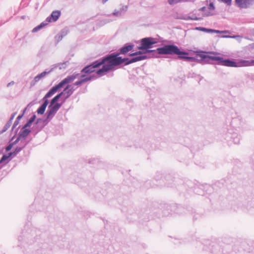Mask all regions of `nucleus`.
<instances>
[{
    "mask_svg": "<svg viewBox=\"0 0 254 254\" xmlns=\"http://www.w3.org/2000/svg\"><path fill=\"white\" fill-rule=\"evenodd\" d=\"M28 142L25 143V144L22 146H17L14 150L13 151L16 155L23 149L27 144Z\"/></svg>",
    "mask_w": 254,
    "mask_h": 254,
    "instance_id": "obj_28",
    "label": "nucleus"
},
{
    "mask_svg": "<svg viewBox=\"0 0 254 254\" xmlns=\"http://www.w3.org/2000/svg\"><path fill=\"white\" fill-rule=\"evenodd\" d=\"M63 63H65V65H59L57 67H59L60 69H62V68H64L65 69L66 67V63L67 62H64Z\"/></svg>",
    "mask_w": 254,
    "mask_h": 254,
    "instance_id": "obj_43",
    "label": "nucleus"
},
{
    "mask_svg": "<svg viewBox=\"0 0 254 254\" xmlns=\"http://www.w3.org/2000/svg\"><path fill=\"white\" fill-rule=\"evenodd\" d=\"M119 55L120 53L114 52L98 59L100 66L102 65L103 66L101 68L97 71L96 73L103 75L104 72L116 70V66L120 65L121 57Z\"/></svg>",
    "mask_w": 254,
    "mask_h": 254,
    "instance_id": "obj_2",
    "label": "nucleus"
},
{
    "mask_svg": "<svg viewBox=\"0 0 254 254\" xmlns=\"http://www.w3.org/2000/svg\"><path fill=\"white\" fill-rule=\"evenodd\" d=\"M61 15L60 10H54L51 14L50 16H48L46 21L47 22H55L58 20Z\"/></svg>",
    "mask_w": 254,
    "mask_h": 254,
    "instance_id": "obj_11",
    "label": "nucleus"
},
{
    "mask_svg": "<svg viewBox=\"0 0 254 254\" xmlns=\"http://www.w3.org/2000/svg\"><path fill=\"white\" fill-rule=\"evenodd\" d=\"M16 112H15V113H13V114H12L11 115L10 119H9V120L8 121L10 122V123H12V121H13L15 116L16 115Z\"/></svg>",
    "mask_w": 254,
    "mask_h": 254,
    "instance_id": "obj_38",
    "label": "nucleus"
},
{
    "mask_svg": "<svg viewBox=\"0 0 254 254\" xmlns=\"http://www.w3.org/2000/svg\"><path fill=\"white\" fill-rule=\"evenodd\" d=\"M252 79H254V74L252 75Z\"/></svg>",
    "mask_w": 254,
    "mask_h": 254,
    "instance_id": "obj_56",
    "label": "nucleus"
},
{
    "mask_svg": "<svg viewBox=\"0 0 254 254\" xmlns=\"http://www.w3.org/2000/svg\"><path fill=\"white\" fill-rule=\"evenodd\" d=\"M127 7L126 6V7L125 10H127Z\"/></svg>",
    "mask_w": 254,
    "mask_h": 254,
    "instance_id": "obj_59",
    "label": "nucleus"
},
{
    "mask_svg": "<svg viewBox=\"0 0 254 254\" xmlns=\"http://www.w3.org/2000/svg\"><path fill=\"white\" fill-rule=\"evenodd\" d=\"M36 118V115L34 114L30 119L28 120V121L24 125L25 127H30L32 124L34 122Z\"/></svg>",
    "mask_w": 254,
    "mask_h": 254,
    "instance_id": "obj_25",
    "label": "nucleus"
},
{
    "mask_svg": "<svg viewBox=\"0 0 254 254\" xmlns=\"http://www.w3.org/2000/svg\"><path fill=\"white\" fill-rule=\"evenodd\" d=\"M220 37H222V38H230V37H232L231 36H226V35H221Z\"/></svg>",
    "mask_w": 254,
    "mask_h": 254,
    "instance_id": "obj_52",
    "label": "nucleus"
},
{
    "mask_svg": "<svg viewBox=\"0 0 254 254\" xmlns=\"http://www.w3.org/2000/svg\"><path fill=\"white\" fill-rule=\"evenodd\" d=\"M21 138H22L21 137H19V135L18 134V136H17V138L15 139V140H14L12 143H13L14 145L16 144H17L20 140Z\"/></svg>",
    "mask_w": 254,
    "mask_h": 254,
    "instance_id": "obj_40",
    "label": "nucleus"
},
{
    "mask_svg": "<svg viewBox=\"0 0 254 254\" xmlns=\"http://www.w3.org/2000/svg\"><path fill=\"white\" fill-rule=\"evenodd\" d=\"M11 124L12 123H10V122L7 121L6 124L3 127L1 131H0V134L5 132L11 126Z\"/></svg>",
    "mask_w": 254,
    "mask_h": 254,
    "instance_id": "obj_26",
    "label": "nucleus"
},
{
    "mask_svg": "<svg viewBox=\"0 0 254 254\" xmlns=\"http://www.w3.org/2000/svg\"><path fill=\"white\" fill-rule=\"evenodd\" d=\"M134 45L132 44H126L123 47L119 50V52L118 53H120L122 55H126L128 52L133 51Z\"/></svg>",
    "mask_w": 254,
    "mask_h": 254,
    "instance_id": "obj_12",
    "label": "nucleus"
},
{
    "mask_svg": "<svg viewBox=\"0 0 254 254\" xmlns=\"http://www.w3.org/2000/svg\"><path fill=\"white\" fill-rule=\"evenodd\" d=\"M241 247L244 251L254 254V246L253 247V249H251L250 248L249 244L245 241L241 243Z\"/></svg>",
    "mask_w": 254,
    "mask_h": 254,
    "instance_id": "obj_18",
    "label": "nucleus"
},
{
    "mask_svg": "<svg viewBox=\"0 0 254 254\" xmlns=\"http://www.w3.org/2000/svg\"><path fill=\"white\" fill-rule=\"evenodd\" d=\"M65 65V63H58L56 64H55L53 65V67H52L49 71L45 70L41 73L38 74L37 76H36L34 77L35 79V82H38L40 79H41L42 78L44 77L46 75L50 73L51 72H52L54 69L57 68V67L60 65Z\"/></svg>",
    "mask_w": 254,
    "mask_h": 254,
    "instance_id": "obj_10",
    "label": "nucleus"
},
{
    "mask_svg": "<svg viewBox=\"0 0 254 254\" xmlns=\"http://www.w3.org/2000/svg\"><path fill=\"white\" fill-rule=\"evenodd\" d=\"M60 98H62V94L61 93L58 94L56 96H55L51 101L50 103L52 104H55L56 102L60 99Z\"/></svg>",
    "mask_w": 254,
    "mask_h": 254,
    "instance_id": "obj_27",
    "label": "nucleus"
},
{
    "mask_svg": "<svg viewBox=\"0 0 254 254\" xmlns=\"http://www.w3.org/2000/svg\"><path fill=\"white\" fill-rule=\"evenodd\" d=\"M18 128H17L16 129V131H15V134L17 133V131H18Z\"/></svg>",
    "mask_w": 254,
    "mask_h": 254,
    "instance_id": "obj_57",
    "label": "nucleus"
},
{
    "mask_svg": "<svg viewBox=\"0 0 254 254\" xmlns=\"http://www.w3.org/2000/svg\"><path fill=\"white\" fill-rule=\"evenodd\" d=\"M100 66L98 60L93 62L91 64L85 66L81 70V73H79V78L85 77L86 76L94 72L95 68Z\"/></svg>",
    "mask_w": 254,
    "mask_h": 254,
    "instance_id": "obj_6",
    "label": "nucleus"
},
{
    "mask_svg": "<svg viewBox=\"0 0 254 254\" xmlns=\"http://www.w3.org/2000/svg\"><path fill=\"white\" fill-rule=\"evenodd\" d=\"M222 1L225 2L228 5L231 4L232 0H221Z\"/></svg>",
    "mask_w": 254,
    "mask_h": 254,
    "instance_id": "obj_44",
    "label": "nucleus"
},
{
    "mask_svg": "<svg viewBox=\"0 0 254 254\" xmlns=\"http://www.w3.org/2000/svg\"><path fill=\"white\" fill-rule=\"evenodd\" d=\"M47 24H48V23L43 22L41 23H40L39 25H38L36 27H35V28H34L32 29V32L33 33L37 32L38 31H39L40 29H41L42 28L45 27L46 25H47Z\"/></svg>",
    "mask_w": 254,
    "mask_h": 254,
    "instance_id": "obj_22",
    "label": "nucleus"
},
{
    "mask_svg": "<svg viewBox=\"0 0 254 254\" xmlns=\"http://www.w3.org/2000/svg\"><path fill=\"white\" fill-rule=\"evenodd\" d=\"M31 130L27 128V127L24 126L20 129L18 135L19 137H21L22 139H25L28 135L31 132Z\"/></svg>",
    "mask_w": 254,
    "mask_h": 254,
    "instance_id": "obj_15",
    "label": "nucleus"
},
{
    "mask_svg": "<svg viewBox=\"0 0 254 254\" xmlns=\"http://www.w3.org/2000/svg\"><path fill=\"white\" fill-rule=\"evenodd\" d=\"M113 14L114 16H120L122 15V11L121 10H120V11H116V10H115L113 13Z\"/></svg>",
    "mask_w": 254,
    "mask_h": 254,
    "instance_id": "obj_37",
    "label": "nucleus"
},
{
    "mask_svg": "<svg viewBox=\"0 0 254 254\" xmlns=\"http://www.w3.org/2000/svg\"><path fill=\"white\" fill-rule=\"evenodd\" d=\"M171 46V44L165 45L164 46L160 48H158L156 50H149V51H155L154 53H147L149 54V58H158L159 55H170V53H169L168 47Z\"/></svg>",
    "mask_w": 254,
    "mask_h": 254,
    "instance_id": "obj_7",
    "label": "nucleus"
},
{
    "mask_svg": "<svg viewBox=\"0 0 254 254\" xmlns=\"http://www.w3.org/2000/svg\"><path fill=\"white\" fill-rule=\"evenodd\" d=\"M168 52L170 55H178V58L182 59L184 61L189 62H196L202 64H211V61L217 62V64L220 65H226V59L220 57L222 54L220 53L214 51L206 52L201 51L196 52L197 54L195 57L188 56L189 53L186 51H181L178 46L174 44H171L168 47Z\"/></svg>",
    "mask_w": 254,
    "mask_h": 254,
    "instance_id": "obj_1",
    "label": "nucleus"
},
{
    "mask_svg": "<svg viewBox=\"0 0 254 254\" xmlns=\"http://www.w3.org/2000/svg\"><path fill=\"white\" fill-rule=\"evenodd\" d=\"M19 121L15 120L12 127V130L19 124Z\"/></svg>",
    "mask_w": 254,
    "mask_h": 254,
    "instance_id": "obj_39",
    "label": "nucleus"
},
{
    "mask_svg": "<svg viewBox=\"0 0 254 254\" xmlns=\"http://www.w3.org/2000/svg\"><path fill=\"white\" fill-rule=\"evenodd\" d=\"M96 78V76L95 75H89V76H86L85 77L82 78H78L80 79V81H81L82 84L87 82L88 81H90L93 79H95Z\"/></svg>",
    "mask_w": 254,
    "mask_h": 254,
    "instance_id": "obj_23",
    "label": "nucleus"
},
{
    "mask_svg": "<svg viewBox=\"0 0 254 254\" xmlns=\"http://www.w3.org/2000/svg\"><path fill=\"white\" fill-rule=\"evenodd\" d=\"M131 57L133 63L146 60L148 58V56L146 55H140V56H129Z\"/></svg>",
    "mask_w": 254,
    "mask_h": 254,
    "instance_id": "obj_19",
    "label": "nucleus"
},
{
    "mask_svg": "<svg viewBox=\"0 0 254 254\" xmlns=\"http://www.w3.org/2000/svg\"><path fill=\"white\" fill-rule=\"evenodd\" d=\"M235 3L239 8L247 9L254 4V0H235Z\"/></svg>",
    "mask_w": 254,
    "mask_h": 254,
    "instance_id": "obj_9",
    "label": "nucleus"
},
{
    "mask_svg": "<svg viewBox=\"0 0 254 254\" xmlns=\"http://www.w3.org/2000/svg\"><path fill=\"white\" fill-rule=\"evenodd\" d=\"M70 86H66L64 90L61 92L62 94V99H63L64 102L67 98H68L72 94L68 90V88Z\"/></svg>",
    "mask_w": 254,
    "mask_h": 254,
    "instance_id": "obj_17",
    "label": "nucleus"
},
{
    "mask_svg": "<svg viewBox=\"0 0 254 254\" xmlns=\"http://www.w3.org/2000/svg\"><path fill=\"white\" fill-rule=\"evenodd\" d=\"M63 37L64 36L62 35H61L60 33H59L57 35H56L55 38V40L57 41V42H59L62 40Z\"/></svg>",
    "mask_w": 254,
    "mask_h": 254,
    "instance_id": "obj_31",
    "label": "nucleus"
},
{
    "mask_svg": "<svg viewBox=\"0 0 254 254\" xmlns=\"http://www.w3.org/2000/svg\"><path fill=\"white\" fill-rule=\"evenodd\" d=\"M47 117L45 119H43L42 124L39 127V128H38L36 131V132L39 131L41 130L46 125L48 124V123L49 122L50 120H51L52 118H48V114L46 113Z\"/></svg>",
    "mask_w": 254,
    "mask_h": 254,
    "instance_id": "obj_21",
    "label": "nucleus"
},
{
    "mask_svg": "<svg viewBox=\"0 0 254 254\" xmlns=\"http://www.w3.org/2000/svg\"><path fill=\"white\" fill-rule=\"evenodd\" d=\"M82 84L81 81H80V79H79V80L76 81L74 83V85L79 86Z\"/></svg>",
    "mask_w": 254,
    "mask_h": 254,
    "instance_id": "obj_45",
    "label": "nucleus"
},
{
    "mask_svg": "<svg viewBox=\"0 0 254 254\" xmlns=\"http://www.w3.org/2000/svg\"><path fill=\"white\" fill-rule=\"evenodd\" d=\"M132 63H133V61H132V58H122L121 57V60L120 61V65L124 64V65H127L130 64Z\"/></svg>",
    "mask_w": 254,
    "mask_h": 254,
    "instance_id": "obj_20",
    "label": "nucleus"
},
{
    "mask_svg": "<svg viewBox=\"0 0 254 254\" xmlns=\"http://www.w3.org/2000/svg\"><path fill=\"white\" fill-rule=\"evenodd\" d=\"M54 105L56 107L57 110H59L60 109V108H61V107L62 106V103L56 102V103H55Z\"/></svg>",
    "mask_w": 254,
    "mask_h": 254,
    "instance_id": "obj_42",
    "label": "nucleus"
},
{
    "mask_svg": "<svg viewBox=\"0 0 254 254\" xmlns=\"http://www.w3.org/2000/svg\"><path fill=\"white\" fill-rule=\"evenodd\" d=\"M55 94L53 91L51 89H50L45 95V96L43 98L42 100L43 101V103L41 105V106L37 110V113L38 114L43 115L46 109L47 106L48 105L49 101L48 98L51 97L53 95Z\"/></svg>",
    "mask_w": 254,
    "mask_h": 254,
    "instance_id": "obj_8",
    "label": "nucleus"
},
{
    "mask_svg": "<svg viewBox=\"0 0 254 254\" xmlns=\"http://www.w3.org/2000/svg\"><path fill=\"white\" fill-rule=\"evenodd\" d=\"M7 155L9 157V159L5 162V163H4V165H5L7 163H8L9 161H10L13 158H14V157H15L16 156V154L15 153V152L14 151L8 153Z\"/></svg>",
    "mask_w": 254,
    "mask_h": 254,
    "instance_id": "obj_30",
    "label": "nucleus"
},
{
    "mask_svg": "<svg viewBox=\"0 0 254 254\" xmlns=\"http://www.w3.org/2000/svg\"><path fill=\"white\" fill-rule=\"evenodd\" d=\"M205 10H206V7L205 6H203V7H202L200 8L199 9V10L201 11H204Z\"/></svg>",
    "mask_w": 254,
    "mask_h": 254,
    "instance_id": "obj_49",
    "label": "nucleus"
},
{
    "mask_svg": "<svg viewBox=\"0 0 254 254\" xmlns=\"http://www.w3.org/2000/svg\"><path fill=\"white\" fill-rule=\"evenodd\" d=\"M23 115H19L16 119V120L20 121L23 117Z\"/></svg>",
    "mask_w": 254,
    "mask_h": 254,
    "instance_id": "obj_48",
    "label": "nucleus"
},
{
    "mask_svg": "<svg viewBox=\"0 0 254 254\" xmlns=\"http://www.w3.org/2000/svg\"><path fill=\"white\" fill-rule=\"evenodd\" d=\"M196 29L201 31L203 32H207V33H229L228 31L224 30V31H219L217 30L209 29L204 27H198L196 28Z\"/></svg>",
    "mask_w": 254,
    "mask_h": 254,
    "instance_id": "obj_13",
    "label": "nucleus"
},
{
    "mask_svg": "<svg viewBox=\"0 0 254 254\" xmlns=\"http://www.w3.org/2000/svg\"><path fill=\"white\" fill-rule=\"evenodd\" d=\"M213 15V13L211 12H208L207 13L204 14V16H211V15Z\"/></svg>",
    "mask_w": 254,
    "mask_h": 254,
    "instance_id": "obj_46",
    "label": "nucleus"
},
{
    "mask_svg": "<svg viewBox=\"0 0 254 254\" xmlns=\"http://www.w3.org/2000/svg\"><path fill=\"white\" fill-rule=\"evenodd\" d=\"M14 82L13 81H12L10 82H9L7 84V87H8L11 85H14Z\"/></svg>",
    "mask_w": 254,
    "mask_h": 254,
    "instance_id": "obj_47",
    "label": "nucleus"
},
{
    "mask_svg": "<svg viewBox=\"0 0 254 254\" xmlns=\"http://www.w3.org/2000/svg\"><path fill=\"white\" fill-rule=\"evenodd\" d=\"M234 250L235 251H236L237 250V246H235V247H234Z\"/></svg>",
    "mask_w": 254,
    "mask_h": 254,
    "instance_id": "obj_58",
    "label": "nucleus"
},
{
    "mask_svg": "<svg viewBox=\"0 0 254 254\" xmlns=\"http://www.w3.org/2000/svg\"><path fill=\"white\" fill-rule=\"evenodd\" d=\"M233 142H234L235 144H238L240 143V138L238 135H236V136H234L233 137Z\"/></svg>",
    "mask_w": 254,
    "mask_h": 254,
    "instance_id": "obj_33",
    "label": "nucleus"
},
{
    "mask_svg": "<svg viewBox=\"0 0 254 254\" xmlns=\"http://www.w3.org/2000/svg\"><path fill=\"white\" fill-rule=\"evenodd\" d=\"M43 119H41V118H38V119L36 120V122L35 123V124H36V125H38V127H39H39H40V126H41V125H40L41 123H43Z\"/></svg>",
    "mask_w": 254,
    "mask_h": 254,
    "instance_id": "obj_36",
    "label": "nucleus"
},
{
    "mask_svg": "<svg viewBox=\"0 0 254 254\" xmlns=\"http://www.w3.org/2000/svg\"><path fill=\"white\" fill-rule=\"evenodd\" d=\"M34 104L33 102H30V103H29V104L27 105V107H26V108H29V107L30 108V107H31L32 106H33Z\"/></svg>",
    "mask_w": 254,
    "mask_h": 254,
    "instance_id": "obj_50",
    "label": "nucleus"
},
{
    "mask_svg": "<svg viewBox=\"0 0 254 254\" xmlns=\"http://www.w3.org/2000/svg\"><path fill=\"white\" fill-rule=\"evenodd\" d=\"M225 66L232 67H243L254 66V57H249L245 59H238L236 61L226 59Z\"/></svg>",
    "mask_w": 254,
    "mask_h": 254,
    "instance_id": "obj_3",
    "label": "nucleus"
},
{
    "mask_svg": "<svg viewBox=\"0 0 254 254\" xmlns=\"http://www.w3.org/2000/svg\"><path fill=\"white\" fill-rule=\"evenodd\" d=\"M15 136H16V134H14V135L11 138V139L10 140V142H11L14 139Z\"/></svg>",
    "mask_w": 254,
    "mask_h": 254,
    "instance_id": "obj_55",
    "label": "nucleus"
},
{
    "mask_svg": "<svg viewBox=\"0 0 254 254\" xmlns=\"http://www.w3.org/2000/svg\"><path fill=\"white\" fill-rule=\"evenodd\" d=\"M37 82H35V79H34L33 81H32L31 82V84H30V85H31V87H32L33 86L35 83H36Z\"/></svg>",
    "mask_w": 254,
    "mask_h": 254,
    "instance_id": "obj_51",
    "label": "nucleus"
},
{
    "mask_svg": "<svg viewBox=\"0 0 254 254\" xmlns=\"http://www.w3.org/2000/svg\"><path fill=\"white\" fill-rule=\"evenodd\" d=\"M171 177L170 176L168 177V178H171Z\"/></svg>",
    "mask_w": 254,
    "mask_h": 254,
    "instance_id": "obj_60",
    "label": "nucleus"
},
{
    "mask_svg": "<svg viewBox=\"0 0 254 254\" xmlns=\"http://www.w3.org/2000/svg\"><path fill=\"white\" fill-rule=\"evenodd\" d=\"M58 111L54 104H52L50 103V105L48 106V110L46 113L48 114V118H53Z\"/></svg>",
    "mask_w": 254,
    "mask_h": 254,
    "instance_id": "obj_14",
    "label": "nucleus"
},
{
    "mask_svg": "<svg viewBox=\"0 0 254 254\" xmlns=\"http://www.w3.org/2000/svg\"><path fill=\"white\" fill-rule=\"evenodd\" d=\"M13 146H14V144L9 141V144L5 147V151L6 152L9 151L11 149V148H12V147Z\"/></svg>",
    "mask_w": 254,
    "mask_h": 254,
    "instance_id": "obj_32",
    "label": "nucleus"
},
{
    "mask_svg": "<svg viewBox=\"0 0 254 254\" xmlns=\"http://www.w3.org/2000/svg\"><path fill=\"white\" fill-rule=\"evenodd\" d=\"M140 45L137 47L138 50H146L148 53H154L155 51H149L153 48V45L157 44L158 41L156 38L153 37H146L140 40Z\"/></svg>",
    "mask_w": 254,
    "mask_h": 254,
    "instance_id": "obj_4",
    "label": "nucleus"
},
{
    "mask_svg": "<svg viewBox=\"0 0 254 254\" xmlns=\"http://www.w3.org/2000/svg\"><path fill=\"white\" fill-rule=\"evenodd\" d=\"M208 8L210 10H214L215 9V6H214L213 3H212V2L210 3V4H209V5L208 6Z\"/></svg>",
    "mask_w": 254,
    "mask_h": 254,
    "instance_id": "obj_41",
    "label": "nucleus"
},
{
    "mask_svg": "<svg viewBox=\"0 0 254 254\" xmlns=\"http://www.w3.org/2000/svg\"><path fill=\"white\" fill-rule=\"evenodd\" d=\"M68 32L69 31L67 29H64L61 31L60 33L64 37L68 34Z\"/></svg>",
    "mask_w": 254,
    "mask_h": 254,
    "instance_id": "obj_35",
    "label": "nucleus"
},
{
    "mask_svg": "<svg viewBox=\"0 0 254 254\" xmlns=\"http://www.w3.org/2000/svg\"><path fill=\"white\" fill-rule=\"evenodd\" d=\"M66 86H70L68 88V90L70 92V93L72 94L73 93L74 91L75 90V88H74V87L73 86H72V85H70V84H67Z\"/></svg>",
    "mask_w": 254,
    "mask_h": 254,
    "instance_id": "obj_34",
    "label": "nucleus"
},
{
    "mask_svg": "<svg viewBox=\"0 0 254 254\" xmlns=\"http://www.w3.org/2000/svg\"><path fill=\"white\" fill-rule=\"evenodd\" d=\"M148 52H146V50H139L138 51H136L134 53H132L129 54V56H140V55H145V54H147Z\"/></svg>",
    "mask_w": 254,
    "mask_h": 254,
    "instance_id": "obj_24",
    "label": "nucleus"
},
{
    "mask_svg": "<svg viewBox=\"0 0 254 254\" xmlns=\"http://www.w3.org/2000/svg\"><path fill=\"white\" fill-rule=\"evenodd\" d=\"M9 159V157L8 156L7 154H4V155H3V156L0 159V164H2L3 163H5V162H4L6 161H7Z\"/></svg>",
    "mask_w": 254,
    "mask_h": 254,
    "instance_id": "obj_29",
    "label": "nucleus"
},
{
    "mask_svg": "<svg viewBox=\"0 0 254 254\" xmlns=\"http://www.w3.org/2000/svg\"><path fill=\"white\" fill-rule=\"evenodd\" d=\"M27 108H25L23 111H22V114L21 115H23V116L24 115V114H25L26 110H27Z\"/></svg>",
    "mask_w": 254,
    "mask_h": 254,
    "instance_id": "obj_53",
    "label": "nucleus"
},
{
    "mask_svg": "<svg viewBox=\"0 0 254 254\" xmlns=\"http://www.w3.org/2000/svg\"><path fill=\"white\" fill-rule=\"evenodd\" d=\"M108 0H102V2L103 4L105 3Z\"/></svg>",
    "mask_w": 254,
    "mask_h": 254,
    "instance_id": "obj_54",
    "label": "nucleus"
},
{
    "mask_svg": "<svg viewBox=\"0 0 254 254\" xmlns=\"http://www.w3.org/2000/svg\"><path fill=\"white\" fill-rule=\"evenodd\" d=\"M178 19H182L185 20H199L202 19L200 17H197L195 14H192L191 16H189L187 15L180 16L178 17H177Z\"/></svg>",
    "mask_w": 254,
    "mask_h": 254,
    "instance_id": "obj_16",
    "label": "nucleus"
},
{
    "mask_svg": "<svg viewBox=\"0 0 254 254\" xmlns=\"http://www.w3.org/2000/svg\"><path fill=\"white\" fill-rule=\"evenodd\" d=\"M79 73L74 72L72 75L67 76L58 84L52 87L51 89L55 93L58 90L63 88L65 84L73 81L76 78H79Z\"/></svg>",
    "mask_w": 254,
    "mask_h": 254,
    "instance_id": "obj_5",
    "label": "nucleus"
}]
</instances>
